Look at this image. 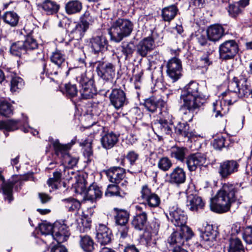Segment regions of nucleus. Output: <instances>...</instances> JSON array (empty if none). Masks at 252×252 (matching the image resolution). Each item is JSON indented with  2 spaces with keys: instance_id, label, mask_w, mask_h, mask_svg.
Here are the masks:
<instances>
[{
  "instance_id": "nucleus-41",
  "label": "nucleus",
  "mask_w": 252,
  "mask_h": 252,
  "mask_svg": "<svg viewBox=\"0 0 252 252\" xmlns=\"http://www.w3.org/2000/svg\"><path fill=\"white\" fill-rule=\"evenodd\" d=\"M53 177L49 178L47 181V184L51 189L50 192L59 189L62 181L61 169L57 170L53 173Z\"/></svg>"
},
{
  "instance_id": "nucleus-26",
  "label": "nucleus",
  "mask_w": 252,
  "mask_h": 252,
  "mask_svg": "<svg viewBox=\"0 0 252 252\" xmlns=\"http://www.w3.org/2000/svg\"><path fill=\"white\" fill-rule=\"evenodd\" d=\"M110 182L118 184L125 178V170L120 167H112L106 171Z\"/></svg>"
},
{
  "instance_id": "nucleus-29",
  "label": "nucleus",
  "mask_w": 252,
  "mask_h": 252,
  "mask_svg": "<svg viewBox=\"0 0 252 252\" xmlns=\"http://www.w3.org/2000/svg\"><path fill=\"white\" fill-rule=\"evenodd\" d=\"M102 195V191L99 187L96 184H92L86 189L85 192V199L92 202L96 201Z\"/></svg>"
},
{
  "instance_id": "nucleus-25",
  "label": "nucleus",
  "mask_w": 252,
  "mask_h": 252,
  "mask_svg": "<svg viewBox=\"0 0 252 252\" xmlns=\"http://www.w3.org/2000/svg\"><path fill=\"white\" fill-rule=\"evenodd\" d=\"M207 35L209 40L218 41L224 35V28L219 24L211 25L207 30Z\"/></svg>"
},
{
  "instance_id": "nucleus-32",
  "label": "nucleus",
  "mask_w": 252,
  "mask_h": 252,
  "mask_svg": "<svg viewBox=\"0 0 252 252\" xmlns=\"http://www.w3.org/2000/svg\"><path fill=\"white\" fill-rule=\"evenodd\" d=\"M175 133L180 137L187 138L188 139L195 136V134L190 129L188 124L186 123H179L175 126Z\"/></svg>"
},
{
  "instance_id": "nucleus-52",
  "label": "nucleus",
  "mask_w": 252,
  "mask_h": 252,
  "mask_svg": "<svg viewBox=\"0 0 252 252\" xmlns=\"http://www.w3.org/2000/svg\"><path fill=\"white\" fill-rule=\"evenodd\" d=\"M121 48V51L125 56L126 60L131 57L135 50V46L132 42H123L122 43Z\"/></svg>"
},
{
  "instance_id": "nucleus-50",
  "label": "nucleus",
  "mask_w": 252,
  "mask_h": 252,
  "mask_svg": "<svg viewBox=\"0 0 252 252\" xmlns=\"http://www.w3.org/2000/svg\"><path fill=\"white\" fill-rule=\"evenodd\" d=\"M23 43H24V46L25 53H28L32 51L36 50L38 49V44L37 41L31 35L27 36L26 39L23 41Z\"/></svg>"
},
{
  "instance_id": "nucleus-2",
  "label": "nucleus",
  "mask_w": 252,
  "mask_h": 252,
  "mask_svg": "<svg viewBox=\"0 0 252 252\" xmlns=\"http://www.w3.org/2000/svg\"><path fill=\"white\" fill-rule=\"evenodd\" d=\"M206 96L199 90V85L191 81L182 90L180 97V110H188L193 112L200 107L206 101Z\"/></svg>"
},
{
  "instance_id": "nucleus-45",
  "label": "nucleus",
  "mask_w": 252,
  "mask_h": 252,
  "mask_svg": "<svg viewBox=\"0 0 252 252\" xmlns=\"http://www.w3.org/2000/svg\"><path fill=\"white\" fill-rule=\"evenodd\" d=\"M50 60L53 63L58 65L62 67L65 66V55L61 50H56L53 52L50 56Z\"/></svg>"
},
{
  "instance_id": "nucleus-56",
  "label": "nucleus",
  "mask_w": 252,
  "mask_h": 252,
  "mask_svg": "<svg viewBox=\"0 0 252 252\" xmlns=\"http://www.w3.org/2000/svg\"><path fill=\"white\" fill-rule=\"evenodd\" d=\"M94 21V18L92 15L90 11L87 10L82 14L80 18L79 22L89 29V26Z\"/></svg>"
},
{
  "instance_id": "nucleus-13",
  "label": "nucleus",
  "mask_w": 252,
  "mask_h": 252,
  "mask_svg": "<svg viewBox=\"0 0 252 252\" xmlns=\"http://www.w3.org/2000/svg\"><path fill=\"white\" fill-rule=\"evenodd\" d=\"M68 227L64 221L56 222L54 224V230L52 233V237L59 244L62 243L67 240L70 236Z\"/></svg>"
},
{
  "instance_id": "nucleus-5",
  "label": "nucleus",
  "mask_w": 252,
  "mask_h": 252,
  "mask_svg": "<svg viewBox=\"0 0 252 252\" xmlns=\"http://www.w3.org/2000/svg\"><path fill=\"white\" fill-rule=\"evenodd\" d=\"M49 140L52 143L55 154L62 160L63 168L64 171L65 168H72L78 162V158L71 157L68 154V148L67 145L60 143L58 140H54L53 138H49Z\"/></svg>"
},
{
  "instance_id": "nucleus-30",
  "label": "nucleus",
  "mask_w": 252,
  "mask_h": 252,
  "mask_svg": "<svg viewBox=\"0 0 252 252\" xmlns=\"http://www.w3.org/2000/svg\"><path fill=\"white\" fill-rule=\"evenodd\" d=\"M107 43L105 37L96 36L90 39L89 45L94 53H98L103 50Z\"/></svg>"
},
{
  "instance_id": "nucleus-42",
  "label": "nucleus",
  "mask_w": 252,
  "mask_h": 252,
  "mask_svg": "<svg viewBox=\"0 0 252 252\" xmlns=\"http://www.w3.org/2000/svg\"><path fill=\"white\" fill-rule=\"evenodd\" d=\"M114 211L115 212V220L116 224L119 225L127 224L129 217L128 212L126 210L117 208H115Z\"/></svg>"
},
{
  "instance_id": "nucleus-49",
  "label": "nucleus",
  "mask_w": 252,
  "mask_h": 252,
  "mask_svg": "<svg viewBox=\"0 0 252 252\" xmlns=\"http://www.w3.org/2000/svg\"><path fill=\"white\" fill-rule=\"evenodd\" d=\"M157 166L160 170L163 172H167L172 167L173 162L169 158L162 157L159 158L157 163Z\"/></svg>"
},
{
  "instance_id": "nucleus-6",
  "label": "nucleus",
  "mask_w": 252,
  "mask_h": 252,
  "mask_svg": "<svg viewBox=\"0 0 252 252\" xmlns=\"http://www.w3.org/2000/svg\"><path fill=\"white\" fill-rule=\"evenodd\" d=\"M98 76L103 80L112 81L116 74V65L104 59L97 61L94 63Z\"/></svg>"
},
{
  "instance_id": "nucleus-19",
  "label": "nucleus",
  "mask_w": 252,
  "mask_h": 252,
  "mask_svg": "<svg viewBox=\"0 0 252 252\" xmlns=\"http://www.w3.org/2000/svg\"><path fill=\"white\" fill-rule=\"evenodd\" d=\"M167 182L171 185L179 186L186 180V173L184 168L178 166L174 168L169 174H167Z\"/></svg>"
},
{
  "instance_id": "nucleus-22",
  "label": "nucleus",
  "mask_w": 252,
  "mask_h": 252,
  "mask_svg": "<svg viewBox=\"0 0 252 252\" xmlns=\"http://www.w3.org/2000/svg\"><path fill=\"white\" fill-rule=\"evenodd\" d=\"M93 84L94 80L91 77L85 79L83 82L79 84L80 93L82 98L90 99L96 94V90Z\"/></svg>"
},
{
  "instance_id": "nucleus-12",
  "label": "nucleus",
  "mask_w": 252,
  "mask_h": 252,
  "mask_svg": "<svg viewBox=\"0 0 252 252\" xmlns=\"http://www.w3.org/2000/svg\"><path fill=\"white\" fill-rule=\"evenodd\" d=\"M240 160H226L220 163L218 168V173L222 179H226L236 172L239 167Z\"/></svg>"
},
{
  "instance_id": "nucleus-31",
  "label": "nucleus",
  "mask_w": 252,
  "mask_h": 252,
  "mask_svg": "<svg viewBox=\"0 0 252 252\" xmlns=\"http://www.w3.org/2000/svg\"><path fill=\"white\" fill-rule=\"evenodd\" d=\"M165 104V103L162 99L153 96L145 99L144 103L146 109L152 113L156 111L158 108L164 107Z\"/></svg>"
},
{
  "instance_id": "nucleus-55",
  "label": "nucleus",
  "mask_w": 252,
  "mask_h": 252,
  "mask_svg": "<svg viewBox=\"0 0 252 252\" xmlns=\"http://www.w3.org/2000/svg\"><path fill=\"white\" fill-rule=\"evenodd\" d=\"M72 53L75 59L81 64V66H86V56L82 48L75 47L72 50Z\"/></svg>"
},
{
  "instance_id": "nucleus-9",
  "label": "nucleus",
  "mask_w": 252,
  "mask_h": 252,
  "mask_svg": "<svg viewBox=\"0 0 252 252\" xmlns=\"http://www.w3.org/2000/svg\"><path fill=\"white\" fill-rule=\"evenodd\" d=\"M168 212V215H166V217L175 226L180 228L188 226L186 225L188 219L187 216L177 205L170 206Z\"/></svg>"
},
{
  "instance_id": "nucleus-15",
  "label": "nucleus",
  "mask_w": 252,
  "mask_h": 252,
  "mask_svg": "<svg viewBox=\"0 0 252 252\" xmlns=\"http://www.w3.org/2000/svg\"><path fill=\"white\" fill-rule=\"evenodd\" d=\"M109 97L111 104L117 110L123 108L128 103L126 94L121 89H112Z\"/></svg>"
},
{
  "instance_id": "nucleus-60",
  "label": "nucleus",
  "mask_w": 252,
  "mask_h": 252,
  "mask_svg": "<svg viewBox=\"0 0 252 252\" xmlns=\"http://www.w3.org/2000/svg\"><path fill=\"white\" fill-rule=\"evenodd\" d=\"M65 88L66 94L67 96L69 97H73L76 96L78 90L76 85L68 83L65 85Z\"/></svg>"
},
{
  "instance_id": "nucleus-40",
  "label": "nucleus",
  "mask_w": 252,
  "mask_h": 252,
  "mask_svg": "<svg viewBox=\"0 0 252 252\" xmlns=\"http://www.w3.org/2000/svg\"><path fill=\"white\" fill-rule=\"evenodd\" d=\"M82 3L79 0H71L65 4V10L68 15L80 13L82 9Z\"/></svg>"
},
{
  "instance_id": "nucleus-14",
  "label": "nucleus",
  "mask_w": 252,
  "mask_h": 252,
  "mask_svg": "<svg viewBox=\"0 0 252 252\" xmlns=\"http://www.w3.org/2000/svg\"><path fill=\"white\" fill-rule=\"evenodd\" d=\"M136 213L133 218L131 225L136 230L141 231L145 230L148 224V214L143 210L142 207L135 206Z\"/></svg>"
},
{
  "instance_id": "nucleus-37",
  "label": "nucleus",
  "mask_w": 252,
  "mask_h": 252,
  "mask_svg": "<svg viewBox=\"0 0 252 252\" xmlns=\"http://www.w3.org/2000/svg\"><path fill=\"white\" fill-rule=\"evenodd\" d=\"M24 45L23 40H11L9 50L10 54L13 56L21 57L22 55L26 54Z\"/></svg>"
},
{
  "instance_id": "nucleus-39",
  "label": "nucleus",
  "mask_w": 252,
  "mask_h": 252,
  "mask_svg": "<svg viewBox=\"0 0 252 252\" xmlns=\"http://www.w3.org/2000/svg\"><path fill=\"white\" fill-rule=\"evenodd\" d=\"M178 11L177 6L172 4L162 8L161 15L164 21L169 22L174 19Z\"/></svg>"
},
{
  "instance_id": "nucleus-28",
  "label": "nucleus",
  "mask_w": 252,
  "mask_h": 252,
  "mask_svg": "<svg viewBox=\"0 0 252 252\" xmlns=\"http://www.w3.org/2000/svg\"><path fill=\"white\" fill-rule=\"evenodd\" d=\"M62 68L61 66L53 63L47 66L46 61L44 59H42L40 60V64L38 69L41 75L45 73L46 75L49 76L50 75H58Z\"/></svg>"
},
{
  "instance_id": "nucleus-47",
  "label": "nucleus",
  "mask_w": 252,
  "mask_h": 252,
  "mask_svg": "<svg viewBox=\"0 0 252 252\" xmlns=\"http://www.w3.org/2000/svg\"><path fill=\"white\" fill-rule=\"evenodd\" d=\"M25 82L20 77L15 74L11 75L10 80V91L11 92H19L20 90L24 88Z\"/></svg>"
},
{
  "instance_id": "nucleus-43",
  "label": "nucleus",
  "mask_w": 252,
  "mask_h": 252,
  "mask_svg": "<svg viewBox=\"0 0 252 252\" xmlns=\"http://www.w3.org/2000/svg\"><path fill=\"white\" fill-rule=\"evenodd\" d=\"M39 6L48 15L57 13L60 8V5L56 2L51 0H45Z\"/></svg>"
},
{
  "instance_id": "nucleus-63",
  "label": "nucleus",
  "mask_w": 252,
  "mask_h": 252,
  "mask_svg": "<svg viewBox=\"0 0 252 252\" xmlns=\"http://www.w3.org/2000/svg\"><path fill=\"white\" fill-rule=\"evenodd\" d=\"M225 138L223 136H219L215 138L213 143V146L216 149L221 150L225 147Z\"/></svg>"
},
{
  "instance_id": "nucleus-51",
  "label": "nucleus",
  "mask_w": 252,
  "mask_h": 252,
  "mask_svg": "<svg viewBox=\"0 0 252 252\" xmlns=\"http://www.w3.org/2000/svg\"><path fill=\"white\" fill-rule=\"evenodd\" d=\"M13 113L12 104L5 100L0 101V115L5 117H10Z\"/></svg>"
},
{
  "instance_id": "nucleus-44",
  "label": "nucleus",
  "mask_w": 252,
  "mask_h": 252,
  "mask_svg": "<svg viewBox=\"0 0 252 252\" xmlns=\"http://www.w3.org/2000/svg\"><path fill=\"white\" fill-rule=\"evenodd\" d=\"M153 128L163 134L171 135L172 133V125L165 120H160L158 122L155 123Z\"/></svg>"
},
{
  "instance_id": "nucleus-11",
  "label": "nucleus",
  "mask_w": 252,
  "mask_h": 252,
  "mask_svg": "<svg viewBox=\"0 0 252 252\" xmlns=\"http://www.w3.org/2000/svg\"><path fill=\"white\" fill-rule=\"evenodd\" d=\"M166 73L173 82H176L182 76V65L181 61L177 57L169 60L166 64Z\"/></svg>"
},
{
  "instance_id": "nucleus-1",
  "label": "nucleus",
  "mask_w": 252,
  "mask_h": 252,
  "mask_svg": "<svg viewBox=\"0 0 252 252\" xmlns=\"http://www.w3.org/2000/svg\"><path fill=\"white\" fill-rule=\"evenodd\" d=\"M243 196V189L238 185L230 182L222 184L220 189L210 199V209L217 213L227 212L232 204L236 202L239 205L242 203Z\"/></svg>"
},
{
  "instance_id": "nucleus-59",
  "label": "nucleus",
  "mask_w": 252,
  "mask_h": 252,
  "mask_svg": "<svg viewBox=\"0 0 252 252\" xmlns=\"http://www.w3.org/2000/svg\"><path fill=\"white\" fill-rule=\"evenodd\" d=\"M105 194L108 196H122L120 188L116 185H108Z\"/></svg>"
},
{
  "instance_id": "nucleus-53",
  "label": "nucleus",
  "mask_w": 252,
  "mask_h": 252,
  "mask_svg": "<svg viewBox=\"0 0 252 252\" xmlns=\"http://www.w3.org/2000/svg\"><path fill=\"white\" fill-rule=\"evenodd\" d=\"M66 209L69 212L77 211L81 207L80 202L77 200L69 198L63 200Z\"/></svg>"
},
{
  "instance_id": "nucleus-34",
  "label": "nucleus",
  "mask_w": 252,
  "mask_h": 252,
  "mask_svg": "<svg viewBox=\"0 0 252 252\" xmlns=\"http://www.w3.org/2000/svg\"><path fill=\"white\" fill-rule=\"evenodd\" d=\"M119 136L113 132L105 133L101 138L102 147L106 149L113 148L118 142Z\"/></svg>"
},
{
  "instance_id": "nucleus-35",
  "label": "nucleus",
  "mask_w": 252,
  "mask_h": 252,
  "mask_svg": "<svg viewBox=\"0 0 252 252\" xmlns=\"http://www.w3.org/2000/svg\"><path fill=\"white\" fill-rule=\"evenodd\" d=\"M69 73L75 77L79 84L83 82L85 79L91 78L87 76L86 67L84 66L69 68L66 72V74L68 75Z\"/></svg>"
},
{
  "instance_id": "nucleus-16",
  "label": "nucleus",
  "mask_w": 252,
  "mask_h": 252,
  "mask_svg": "<svg viewBox=\"0 0 252 252\" xmlns=\"http://www.w3.org/2000/svg\"><path fill=\"white\" fill-rule=\"evenodd\" d=\"M206 161V156L200 153L190 154L185 160L188 169L190 172L195 171L197 169L200 168Z\"/></svg>"
},
{
  "instance_id": "nucleus-20",
  "label": "nucleus",
  "mask_w": 252,
  "mask_h": 252,
  "mask_svg": "<svg viewBox=\"0 0 252 252\" xmlns=\"http://www.w3.org/2000/svg\"><path fill=\"white\" fill-rule=\"evenodd\" d=\"M113 237L111 230L106 225L99 223L96 227V238L97 243L101 245L109 244Z\"/></svg>"
},
{
  "instance_id": "nucleus-58",
  "label": "nucleus",
  "mask_w": 252,
  "mask_h": 252,
  "mask_svg": "<svg viewBox=\"0 0 252 252\" xmlns=\"http://www.w3.org/2000/svg\"><path fill=\"white\" fill-rule=\"evenodd\" d=\"M242 238L247 244L252 245V226H247L243 228Z\"/></svg>"
},
{
  "instance_id": "nucleus-54",
  "label": "nucleus",
  "mask_w": 252,
  "mask_h": 252,
  "mask_svg": "<svg viewBox=\"0 0 252 252\" xmlns=\"http://www.w3.org/2000/svg\"><path fill=\"white\" fill-rule=\"evenodd\" d=\"M1 186L3 194L5 196V199L8 200V203H10L13 200L12 196L13 188L14 184L12 182L4 183Z\"/></svg>"
},
{
  "instance_id": "nucleus-46",
  "label": "nucleus",
  "mask_w": 252,
  "mask_h": 252,
  "mask_svg": "<svg viewBox=\"0 0 252 252\" xmlns=\"http://www.w3.org/2000/svg\"><path fill=\"white\" fill-rule=\"evenodd\" d=\"M80 246L86 252H92L94 250V243L93 239L88 235H80Z\"/></svg>"
},
{
  "instance_id": "nucleus-7",
  "label": "nucleus",
  "mask_w": 252,
  "mask_h": 252,
  "mask_svg": "<svg viewBox=\"0 0 252 252\" xmlns=\"http://www.w3.org/2000/svg\"><path fill=\"white\" fill-rule=\"evenodd\" d=\"M193 233L189 226L180 228L179 231L173 232L168 237L167 242L170 246L178 247L183 245L185 241L190 239Z\"/></svg>"
},
{
  "instance_id": "nucleus-3",
  "label": "nucleus",
  "mask_w": 252,
  "mask_h": 252,
  "mask_svg": "<svg viewBox=\"0 0 252 252\" xmlns=\"http://www.w3.org/2000/svg\"><path fill=\"white\" fill-rule=\"evenodd\" d=\"M247 75V72H243L239 77H234L228 85V90L222 93L224 102L228 105H232L239 97L245 96L249 93Z\"/></svg>"
},
{
  "instance_id": "nucleus-57",
  "label": "nucleus",
  "mask_w": 252,
  "mask_h": 252,
  "mask_svg": "<svg viewBox=\"0 0 252 252\" xmlns=\"http://www.w3.org/2000/svg\"><path fill=\"white\" fill-rule=\"evenodd\" d=\"M160 222V221L157 219H154L150 223L149 225H147L146 228L145 230L150 231L151 233L157 235L158 234Z\"/></svg>"
},
{
  "instance_id": "nucleus-23",
  "label": "nucleus",
  "mask_w": 252,
  "mask_h": 252,
  "mask_svg": "<svg viewBox=\"0 0 252 252\" xmlns=\"http://www.w3.org/2000/svg\"><path fill=\"white\" fill-rule=\"evenodd\" d=\"M186 206L189 210L197 212L203 209L205 203L198 195L188 193Z\"/></svg>"
},
{
  "instance_id": "nucleus-8",
  "label": "nucleus",
  "mask_w": 252,
  "mask_h": 252,
  "mask_svg": "<svg viewBox=\"0 0 252 252\" xmlns=\"http://www.w3.org/2000/svg\"><path fill=\"white\" fill-rule=\"evenodd\" d=\"M140 198L143 200L142 204L150 208H157L160 204V198L159 196L153 192L147 185L141 187Z\"/></svg>"
},
{
  "instance_id": "nucleus-21",
  "label": "nucleus",
  "mask_w": 252,
  "mask_h": 252,
  "mask_svg": "<svg viewBox=\"0 0 252 252\" xmlns=\"http://www.w3.org/2000/svg\"><path fill=\"white\" fill-rule=\"evenodd\" d=\"M155 41L152 37H145L136 46V53L141 57H146L155 48Z\"/></svg>"
},
{
  "instance_id": "nucleus-48",
  "label": "nucleus",
  "mask_w": 252,
  "mask_h": 252,
  "mask_svg": "<svg viewBox=\"0 0 252 252\" xmlns=\"http://www.w3.org/2000/svg\"><path fill=\"white\" fill-rule=\"evenodd\" d=\"M228 252H245L244 246L238 238H231L229 241Z\"/></svg>"
},
{
  "instance_id": "nucleus-38",
  "label": "nucleus",
  "mask_w": 252,
  "mask_h": 252,
  "mask_svg": "<svg viewBox=\"0 0 252 252\" xmlns=\"http://www.w3.org/2000/svg\"><path fill=\"white\" fill-rule=\"evenodd\" d=\"M4 23L11 27H16L19 21L20 17L14 11H7L0 17Z\"/></svg>"
},
{
  "instance_id": "nucleus-36",
  "label": "nucleus",
  "mask_w": 252,
  "mask_h": 252,
  "mask_svg": "<svg viewBox=\"0 0 252 252\" xmlns=\"http://www.w3.org/2000/svg\"><path fill=\"white\" fill-rule=\"evenodd\" d=\"M188 153V149L187 148L175 146L171 148L170 155L172 158L183 162L186 160Z\"/></svg>"
},
{
  "instance_id": "nucleus-18",
  "label": "nucleus",
  "mask_w": 252,
  "mask_h": 252,
  "mask_svg": "<svg viewBox=\"0 0 252 252\" xmlns=\"http://www.w3.org/2000/svg\"><path fill=\"white\" fill-rule=\"evenodd\" d=\"M218 235V232L214 229L212 225L207 224L201 235L202 245L206 249L212 247L214 245Z\"/></svg>"
},
{
  "instance_id": "nucleus-4",
  "label": "nucleus",
  "mask_w": 252,
  "mask_h": 252,
  "mask_svg": "<svg viewBox=\"0 0 252 252\" xmlns=\"http://www.w3.org/2000/svg\"><path fill=\"white\" fill-rule=\"evenodd\" d=\"M133 27V23L128 19L119 18L114 20L109 29L111 39L116 42H120L131 34Z\"/></svg>"
},
{
  "instance_id": "nucleus-24",
  "label": "nucleus",
  "mask_w": 252,
  "mask_h": 252,
  "mask_svg": "<svg viewBox=\"0 0 252 252\" xmlns=\"http://www.w3.org/2000/svg\"><path fill=\"white\" fill-rule=\"evenodd\" d=\"M250 0H240L237 2H229L227 11L229 15L233 18L242 13L244 9L249 4Z\"/></svg>"
},
{
  "instance_id": "nucleus-10",
  "label": "nucleus",
  "mask_w": 252,
  "mask_h": 252,
  "mask_svg": "<svg viewBox=\"0 0 252 252\" xmlns=\"http://www.w3.org/2000/svg\"><path fill=\"white\" fill-rule=\"evenodd\" d=\"M219 49L220 59L228 60L234 58L238 52L239 47L235 40H229L220 44Z\"/></svg>"
},
{
  "instance_id": "nucleus-61",
  "label": "nucleus",
  "mask_w": 252,
  "mask_h": 252,
  "mask_svg": "<svg viewBox=\"0 0 252 252\" xmlns=\"http://www.w3.org/2000/svg\"><path fill=\"white\" fill-rule=\"evenodd\" d=\"M39 229L41 233L43 235H49L52 236V232L54 230V225L51 224L43 223L39 225Z\"/></svg>"
},
{
  "instance_id": "nucleus-33",
  "label": "nucleus",
  "mask_w": 252,
  "mask_h": 252,
  "mask_svg": "<svg viewBox=\"0 0 252 252\" xmlns=\"http://www.w3.org/2000/svg\"><path fill=\"white\" fill-rule=\"evenodd\" d=\"M224 100H216L213 103L212 111L215 118L222 117L228 111V105Z\"/></svg>"
},
{
  "instance_id": "nucleus-27",
  "label": "nucleus",
  "mask_w": 252,
  "mask_h": 252,
  "mask_svg": "<svg viewBox=\"0 0 252 252\" xmlns=\"http://www.w3.org/2000/svg\"><path fill=\"white\" fill-rule=\"evenodd\" d=\"M88 28L80 23H75L74 26L70 32V36L73 39L70 40L69 42L74 44H78V40L81 39L84 36L85 32L88 30Z\"/></svg>"
},
{
  "instance_id": "nucleus-62",
  "label": "nucleus",
  "mask_w": 252,
  "mask_h": 252,
  "mask_svg": "<svg viewBox=\"0 0 252 252\" xmlns=\"http://www.w3.org/2000/svg\"><path fill=\"white\" fill-rule=\"evenodd\" d=\"M126 158L129 162L130 165L133 166L136 164V161L139 158V154L134 151H130L127 153Z\"/></svg>"
},
{
  "instance_id": "nucleus-17",
  "label": "nucleus",
  "mask_w": 252,
  "mask_h": 252,
  "mask_svg": "<svg viewBox=\"0 0 252 252\" xmlns=\"http://www.w3.org/2000/svg\"><path fill=\"white\" fill-rule=\"evenodd\" d=\"M28 124L27 119L22 121L20 120L8 119L6 121H0V130L4 131H13L19 128L25 132H27L28 130L22 126H25Z\"/></svg>"
},
{
  "instance_id": "nucleus-64",
  "label": "nucleus",
  "mask_w": 252,
  "mask_h": 252,
  "mask_svg": "<svg viewBox=\"0 0 252 252\" xmlns=\"http://www.w3.org/2000/svg\"><path fill=\"white\" fill-rule=\"evenodd\" d=\"M199 63L201 67H206L212 63L208 53L204 54L200 57Z\"/></svg>"
}]
</instances>
